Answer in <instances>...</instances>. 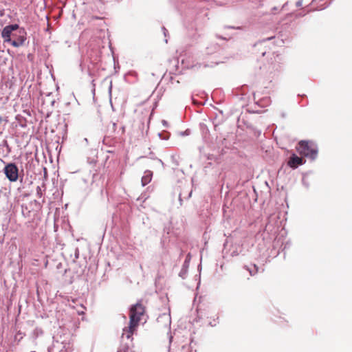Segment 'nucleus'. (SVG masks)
I'll return each instance as SVG.
<instances>
[{"instance_id":"obj_1","label":"nucleus","mask_w":352,"mask_h":352,"mask_svg":"<svg viewBox=\"0 0 352 352\" xmlns=\"http://www.w3.org/2000/svg\"><path fill=\"white\" fill-rule=\"evenodd\" d=\"M145 314V308L140 303L138 302L135 305L131 306L129 314V325L123 329L122 339L126 338L127 340L132 341V336L137 331L139 322L143 319Z\"/></svg>"},{"instance_id":"obj_2","label":"nucleus","mask_w":352,"mask_h":352,"mask_svg":"<svg viewBox=\"0 0 352 352\" xmlns=\"http://www.w3.org/2000/svg\"><path fill=\"white\" fill-rule=\"evenodd\" d=\"M19 29L17 24L10 25L6 26L1 32V36L3 38L5 43L11 44L13 47H18L24 44L26 40V32L23 30L19 31L18 41H12L11 36H14L15 34L12 32Z\"/></svg>"},{"instance_id":"obj_3","label":"nucleus","mask_w":352,"mask_h":352,"mask_svg":"<svg viewBox=\"0 0 352 352\" xmlns=\"http://www.w3.org/2000/svg\"><path fill=\"white\" fill-rule=\"evenodd\" d=\"M297 151L300 155L315 159L317 156L318 149L316 146L310 142L301 141L297 146Z\"/></svg>"},{"instance_id":"obj_4","label":"nucleus","mask_w":352,"mask_h":352,"mask_svg":"<svg viewBox=\"0 0 352 352\" xmlns=\"http://www.w3.org/2000/svg\"><path fill=\"white\" fill-rule=\"evenodd\" d=\"M18 171L17 166L13 163L8 164L4 168V173L10 182H16L18 179Z\"/></svg>"},{"instance_id":"obj_5","label":"nucleus","mask_w":352,"mask_h":352,"mask_svg":"<svg viewBox=\"0 0 352 352\" xmlns=\"http://www.w3.org/2000/svg\"><path fill=\"white\" fill-rule=\"evenodd\" d=\"M303 164V160L301 157H298L296 155H293L289 162L288 165L293 168H296L298 165Z\"/></svg>"},{"instance_id":"obj_6","label":"nucleus","mask_w":352,"mask_h":352,"mask_svg":"<svg viewBox=\"0 0 352 352\" xmlns=\"http://www.w3.org/2000/svg\"><path fill=\"white\" fill-rule=\"evenodd\" d=\"M152 176L153 173L151 170H147L144 171V175L142 177V185L144 186L148 183H150V182L152 179Z\"/></svg>"},{"instance_id":"obj_7","label":"nucleus","mask_w":352,"mask_h":352,"mask_svg":"<svg viewBox=\"0 0 352 352\" xmlns=\"http://www.w3.org/2000/svg\"><path fill=\"white\" fill-rule=\"evenodd\" d=\"M85 307L80 305L79 307L76 308L77 313L79 315H83L85 314Z\"/></svg>"},{"instance_id":"obj_8","label":"nucleus","mask_w":352,"mask_h":352,"mask_svg":"<svg viewBox=\"0 0 352 352\" xmlns=\"http://www.w3.org/2000/svg\"><path fill=\"white\" fill-rule=\"evenodd\" d=\"M18 36H19V34L18 35L15 34L14 36H12V38H14V39H12V41H18Z\"/></svg>"},{"instance_id":"obj_9","label":"nucleus","mask_w":352,"mask_h":352,"mask_svg":"<svg viewBox=\"0 0 352 352\" xmlns=\"http://www.w3.org/2000/svg\"><path fill=\"white\" fill-rule=\"evenodd\" d=\"M302 5V2L301 1H298L297 2V6H300Z\"/></svg>"},{"instance_id":"obj_10","label":"nucleus","mask_w":352,"mask_h":352,"mask_svg":"<svg viewBox=\"0 0 352 352\" xmlns=\"http://www.w3.org/2000/svg\"><path fill=\"white\" fill-rule=\"evenodd\" d=\"M217 37L218 38L224 39V38H223L222 36H218V35L217 36Z\"/></svg>"},{"instance_id":"obj_11","label":"nucleus","mask_w":352,"mask_h":352,"mask_svg":"<svg viewBox=\"0 0 352 352\" xmlns=\"http://www.w3.org/2000/svg\"><path fill=\"white\" fill-rule=\"evenodd\" d=\"M2 121H3V118H2V117L0 116V124H1Z\"/></svg>"},{"instance_id":"obj_12","label":"nucleus","mask_w":352,"mask_h":352,"mask_svg":"<svg viewBox=\"0 0 352 352\" xmlns=\"http://www.w3.org/2000/svg\"><path fill=\"white\" fill-rule=\"evenodd\" d=\"M254 268H256V272H257V267H256V265H254Z\"/></svg>"},{"instance_id":"obj_13","label":"nucleus","mask_w":352,"mask_h":352,"mask_svg":"<svg viewBox=\"0 0 352 352\" xmlns=\"http://www.w3.org/2000/svg\"><path fill=\"white\" fill-rule=\"evenodd\" d=\"M31 352H35V351H31Z\"/></svg>"}]
</instances>
